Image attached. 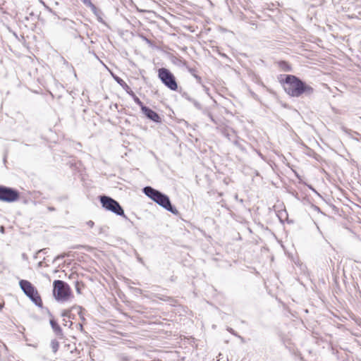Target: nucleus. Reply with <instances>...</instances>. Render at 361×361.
Segmentation results:
<instances>
[{
  "label": "nucleus",
  "mask_w": 361,
  "mask_h": 361,
  "mask_svg": "<svg viewBox=\"0 0 361 361\" xmlns=\"http://www.w3.org/2000/svg\"><path fill=\"white\" fill-rule=\"evenodd\" d=\"M283 88L288 95L294 97H299L302 95L310 96L314 92L312 87L292 75H286Z\"/></svg>",
  "instance_id": "1"
},
{
  "label": "nucleus",
  "mask_w": 361,
  "mask_h": 361,
  "mask_svg": "<svg viewBox=\"0 0 361 361\" xmlns=\"http://www.w3.org/2000/svg\"><path fill=\"white\" fill-rule=\"evenodd\" d=\"M143 192L147 196L166 210L175 214L178 213V210L172 207L169 197L166 195L149 186L145 187L143 189Z\"/></svg>",
  "instance_id": "2"
},
{
  "label": "nucleus",
  "mask_w": 361,
  "mask_h": 361,
  "mask_svg": "<svg viewBox=\"0 0 361 361\" xmlns=\"http://www.w3.org/2000/svg\"><path fill=\"white\" fill-rule=\"evenodd\" d=\"M54 295L56 300L65 302L71 297L70 286L63 281L56 280L54 281Z\"/></svg>",
  "instance_id": "3"
},
{
  "label": "nucleus",
  "mask_w": 361,
  "mask_h": 361,
  "mask_svg": "<svg viewBox=\"0 0 361 361\" xmlns=\"http://www.w3.org/2000/svg\"><path fill=\"white\" fill-rule=\"evenodd\" d=\"M19 285L24 293L29 297L37 305L41 306L42 299L35 286L27 280H20Z\"/></svg>",
  "instance_id": "4"
},
{
  "label": "nucleus",
  "mask_w": 361,
  "mask_h": 361,
  "mask_svg": "<svg viewBox=\"0 0 361 361\" xmlns=\"http://www.w3.org/2000/svg\"><path fill=\"white\" fill-rule=\"evenodd\" d=\"M100 202L102 207L117 215L125 216L124 212L119 203L111 197L107 196H101Z\"/></svg>",
  "instance_id": "5"
},
{
  "label": "nucleus",
  "mask_w": 361,
  "mask_h": 361,
  "mask_svg": "<svg viewBox=\"0 0 361 361\" xmlns=\"http://www.w3.org/2000/svg\"><path fill=\"white\" fill-rule=\"evenodd\" d=\"M159 78L162 82L171 90H176L178 87L173 75L166 68L159 69Z\"/></svg>",
  "instance_id": "6"
},
{
  "label": "nucleus",
  "mask_w": 361,
  "mask_h": 361,
  "mask_svg": "<svg viewBox=\"0 0 361 361\" xmlns=\"http://www.w3.org/2000/svg\"><path fill=\"white\" fill-rule=\"evenodd\" d=\"M19 197L18 192L11 188L0 187V200L4 202H14Z\"/></svg>",
  "instance_id": "7"
},
{
  "label": "nucleus",
  "mask_w": 361,
  "mask_h": 361,
  "mask_svg": "<svg viewBox=\"0 0 361 361\" xmlns=\"http://www.w3.org/2000/svg\"><path fill=\"white\" fill-rule=\"evenodd\" d=\"M142 111L145 114V115L149 119L155 122H160V116L155 111H152V109L146 106H142Z\"/></svg>",
  "instance_id": "8"
},
{
  "label": "nucleus",
  "mask_w": 361,
  "mask_h": 361,
  "mask_svg": "<svg viewBox=\"0 0 361 361\" xmlns=\"http://www.w3.org/2000/svg\"><path fill=\"white\" fill-rule=\"evenodd\" d=\"M50 324L51 326V328L53 329V330L54 331V332L56 334H58V335L61 334V333H62L61 328L56 323V321H54V319H50Z\"/></svg>",
  "instance_id": "9"
},
{
  "label": "nucleus",
  "mask_w": 361,
  "mask_h": 361,
  "mask_svg": "<svg viewBox=\"0 0 361 361\" xmlns=\"http://www.w3.org/2000/svg\"><path fill=\"white\" fill-rule=\"evenodd\" d=\"M83 4L89 7L92 11L95 12L97 10L96 6L91 2L90 0H82Z\"/></svg>",
  "instance_id": "10"
},
{
  "label": "nucleus",
  "mask_w": 361,
  "mask_h": 361,
  "mask_svg": "<svg viewBox=\"0 0 361 361\" xmlns=\"http://www.w3.org/2000/svg\"><path fill=\"white\" fill-rule=\"evenodd\" d=\"M59 342L56 340H54L51 342V347L54 351V353H56L58 350L59 348Z\"/></svg>",
  "instance_id": "11"
},
{
  "label": "nucleus",
  "mask_w": 361,
  "mask_h": 361,
  "mask_svg": "<svg viewBox=\"0 0 361 361\" xmlns=\"http://www.w3.org/2000/svg\"><path fill=\"white\" fill-rule=\"evenodd\" d=\"M0 232H1V233H4V226H1V227H0Z\"/></svg>",
  "instance_id": "12"
},
{
  "label": "nucleus",
  "mask_w": 361,
  "mask_h": 361,
  "mask_svg": "<svg viewBox=\"0 0 361 361\" xmlns=\"http://www.w3.org/2000/svg\"><path fill=\"white\" fill-rule=\"evenodd\" d=\"M135 102H136L137 104H142V103H141V102L140 101V99H139L138 98H137V99H135Z\"/></svg>",
  "instance_id": "13"
},
{
  "label": "nucleus",
  "mask_w": 361,
  "mask_h": 361,
  "mask_svg": "<svg viewBox=\"0 0 361 361\" xmlns=\"http://www.w3.org/2000/svg\"><path fill=\"white\" fill-rule=\"evenodd\" d=\"M89 224H90V226H92L94 224V223L92 221H90Z\"/></svg>",
  "instance_id": "14"
},
{
  "label": "nucleus",
  "mask_w": 361,
  "mask_h": 361,
  "mask_svg": "<svg viewBox=\"0 0 361 361\" xmlns=\"http://www.w3.org/2000/svg\"><path fill=\"white\" fill-rule=\"evenodd\" d=\"M77 291H78V293H80V290L79 288H77Z\"/></svg>",
  "instance_id": "15"
}]
</instances>
